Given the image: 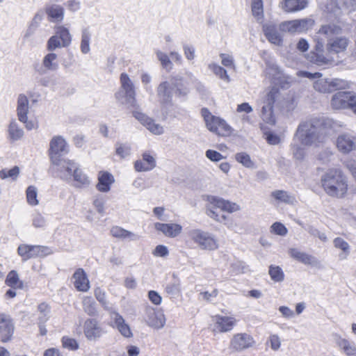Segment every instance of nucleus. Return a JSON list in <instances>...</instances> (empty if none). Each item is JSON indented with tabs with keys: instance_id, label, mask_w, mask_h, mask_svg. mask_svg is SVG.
Segmentation results:
<instances>
[{
	"instance_id": "obj_61",
	"label": "nucleus",
	"mask_w": 356,
	"mask_h": 356,
	"mask_svg": "<svg viewBox=\"0 0 356 356\" xmlns=\"http://www.w3.org/2000/svg\"><path fill=\"white\" fill-rule=\"evenodd\" d=\"M334 245L335 248L341 249L346 254H349L350 246L348 243L341 238H336L334 241Z\"/></svg>"
},
{
	"instance_id": "obj_23",
	"label": "nucleus",
	"mask_w": 356,
	"mask_h": 356,
	"mask_svg": "<svg viewBox=\"0 0 356 356\" xmlns=\"http://www.w3.org/2000/svg\"><path fill=\"white\" fill-rule=\"evenodd\" d=\"M289 254L292 258L305 265H310L316 268L321 267V262L316 257L306 252H301L297 248H291L289 250Z\"/></svg>"
},
{
	"instance_id": "obj_57",
	"label": "nucleus",
	"mask_w": 356,
	"mask_h": 356,
	"mask_svg": "<svg viewBox=\"0 0 356 356\" xmlns=\"http://www.w3.org/2000/svg\"><path fill=\"white\" fill-rule=\"evenodd\" d=\"M270 232L279 236H284L286 235L288 230L282 223L276 222L270 226Z\"/></svg>"
},
{
	"instance_id": "obj_38",
	"label": "nucleus",
	"mask_w": 356,
	"mask_h": 356,
	"mask_svg": "<svg viewBox=\"0 0 356 356\" xmlns=\"http://www.w3.org/2000/svg\"><path fill=\"white\" fill-rule=\"evenodd\" d=\"M271 196L273 197L276 200L285 204H293L296 202L295 196L285 191H275L272 192Z\"/></svg>"
},
{
	"instance_id": "obj_26",
	"label": "nucleus",
	"mask_w": 356,
	"mask_h": 356,
	"mask_svg": "<svg viewBox=\"0 0 356 356\" xmlns=\"http://www.w3.org/2000/svg\"><path fill=\"white\" fill-rule=\"evenodd\" d=\"M98 182L96 188L102 193H108L110 191L111 185L115 182L113 175L107 171H100L97 176Z\"/></svg>"
},
{
	"instance_id": "obj_12",
	"label": "nucleus",
	"mask_w": 356,
	"mask_h": 356,
	"mask_svg": "<svg viewBox=\"0 0 356 356\" xmlns=\"http://www.w3.org/2000/svg\"><path fill=\"white\" fill-rule=\"evenodd\" d=\"M51 163L56 167L58 177L68 182L72 181L74 174L79 168L76 163L70 159H63Z\"/></svg>"
},
{
	"instance_id": "obj_8",
	"label": "nucleus",
	"mask_w": 356,
	"mask_h": 356,
	"mask_svg": "<svg viewBox=\"0 0 356 356\" xmlns=\"http://www.w3.org/2000/svg\"><path fill=\"white\" fill-rule=\"evenodd\" d=\"M330 106L334 110L350 108L356 114V94L350 91L337 92L331 97Z\"/></svg>"
},
{
	"instance_id": "obj_39",
	"label": "nucleus",
	"mask_w": 356,
	"mask_h": 356,
	"mask_svg": "<svg viewBox=\"0 0 356 356\" xmlns=\"http://www.w3.org/2000/svg\"><path fill=\"white\" fill-rule=\"evenodd\" d=\"M67 47L71 44L72 36L67 28L58 26L56 29L55 34Z\"/></svg>"
},
{
	"instance_id": "obj_19",
	"label": "nucleus",
	"mask_w": 356,
	"mask_h": 356,
	"mask_svg": "<svg viewBox=\"0 0 356 356\" xmlns=\"http://www.w3.org/2000/svg\"><path fill=\"white\" fill-rule=\"evenodd\" d=\"M134 117L138 120L144 127L154 135H161L164 133V128L162 125L156 123L153 119L145 114L139 112H133Z\"/></svg>"
},
{
	"instance_id": "obj_40",
	"label": "nucleus",
	"mask_w": 356,
	"mask_h": 356,
	"mask_svg": "<svg viewBox=\"0 0 356 356\" xmlns=\"http://www.w3.org/2000/svg\"><path fill=\"white\" fill-rule=\"evenodd\" d=\"M307 0H284V9L286 12H296L304 9Z\"/></svg>"
},
{
	"instance_id": "obj_6",
	"label": "nucleus",
	"mask_w": 356,
	"mask_h": 356,
	"mask_svg": "<svg viewBox=\"0 0 356 356\" xmlns=\"http://www.w3.org/2000/svg\"><path fill=\"white\" fill-rule=\"evenodd\" d=\"M120 88L115 93L116 99L122 104L134 106L136 104L135 86L126 73H122L120 77Z\"/></svg>"
},
{
	"instance_id": "obj_37",
	"label": "nucleus",
	"mask_w": 356,
	"mask_h": 356,
	"mask_svg": "<svg viewBox=\"0 0 356 356\" xmlns=\"http://www.w3.org/2000/svg\"><path fill=\"white\" fill-rule=\"evenodd\" d=\"M5 283L14 289H23L24 286V282L19 279L18 273L14 270L8 273Z\"/></svg>"
},
{
	"instance_id": "obj_43",
	"label": "nucleus",
	"mask_w": 356,
	"mask_h": 356,
	"mask_svg": "<svg viewBox=\"0 0 356 356\" xmlns=\"http://www.w3.org/2000/svg\"><path fill=\"white\" fill-rule=\"evenodd\" d=\"M235 159L245 168L254 169L257 167L255 162L251 159L250 156L246 152L236 153L235 154Z\"/></svg>"
},
{
	"instance_id": "obj_2",
	"label": "nucleus",
	"mask_w": 356,
	"mask_h": 356,
	"mask_svg": "<svg viewBox=\"0 0 356 356\" xmlns=\"http://www.w3.org/2000/svg\"><path fill=\"white\" fill-rule=\"evenodd\" d=\"M298 77H306L312 82L314 90L321 94L331 93L334 90L350 88V83L343 79H328L323 76L322 73H312L307 71H298Z\"/></svg>"
},
{
	"instance_id": "obj_27",
	"label": "nucleus",
	"mask_w": 356,
	"mask_h": 356,
	"mask_svg": "<svg viewBox=\"0 0 356 356\" xmlns=\"http://www.w3.org/2000/svg\"><path fill=\"white\" fill-rule=\"evenodd\" d=\"M48 19L52 22H61L64 19L65 9L59 4H48L44 8Z\"/></svg>"
},
{
	"instance_id": "obj_11",
	"label": "nucleus",
	"mask_w": 356,
	"mask_h": 356,
	"mask_svg": "<svg viewBox=\"0 0 356 356\" xmlns=\"http://www.w3.org/2000/svg\"><path fill=\"white\" fill-rule=\"evenodd\" d=\"M266 73L276 85L280 86L282 88H288L291 79L286 75L277 64L273 60L266 62Z\"/></svg>"
},
{
	"instance_id": "obj_14",
	"label": "nucleus",
	"mask_w": 356,
	"mask_h": 356,
	"mask_svg": "<svg viewBox=\"0 0 356 356\" xmlns=\"http://www.w3.org/2000/svg\"><path fill=\"white\" fill-rule=\"evenodd\" d=\"M69 152V145L61 136H54L49 142V154L51 162L60 159V156Z\"/></svg>"
},
{
	"instance_id": "obj_13",
	"label": "nucleus",
	"mask_w": 356,
	"mask_h": 356,
	"mask_svg": "<svg viewBox=\"0 0 356 356\" xmlns=\"http://www.w3.org/2000/svg\"><path fill=\"white\" fill-rule=\"evenodd\" d=\"M143 318L148 326L157 330L163 328L166 322L163 311L151 306L146 307Z\"/></svg>"
},
{
	"instance_id": "obj_50",
	"label": "nucleus",
	"mask_w": 356,
	"mask_h": 356,
	"mask_svg": "<svg viewBox=\"0 0 356 356\" xmlns=\"http://www.w3.org/2000/svg\"><path fill=\"white\" fill-rule=\"evenodd\" d=\"M19 172L18 166H14L10 170L4 168L0 170V178L1 179L11 178L13 180H16L19 175Z\"/></svg>"
},
{
	"instance_id": "obj_47",
	"label": "nucleus",
	"mask_w": 356,
	"mask_h": 356,
	"mask_svg": "<svg viewBox=\"0 0 356 356\" xmlns=\"http://www.w3.org/2000/svg\"><path fill=\"white\" fill-rule=\"evenodd\" d=\"M314 25V20L311 18L296 19L297 33H302L311 29Z\"/></svg>"
},
{
	"instance_id": "obj_55",
	"label": "nucleus",
	"mask_w": 356,
	"mask_h": 356,
	"mask_svg": "<svg viewBox=\"0 0 356 356\" xmlns=\"http://www.w3.org/2000/svg\"><path fill=\"white\" fill-rule=\"evenodd\" d=\"M38 310L40 313L38 320L40 323H45L49 317L50 309L48 305L45 303H41L38 307Z\"/></svg>"
},
{
	"instance_id": "obj_35",
	"label": "nucleus",
	"mask_w": 356,
	"mask_h": 356,
	"mask_svg": "<svg viewBox=\"0 0 356 356\" xmlns=\"http://www.w3.org/2000/svg\"><path fill=\"white\" fill-rule=\"evenodd\" d=\"M111 234L113 237L121 239H129V241H136L140 238L138 234L126 230L118 226L113 227L111 228Z\"/></svg>"
},
{
	"instance_id": "obj_63",
	"label": "nucleus",
	"mask_w": 356,
	"mask_h": 356,
	"mask_svg": "<svg viewBox=\"0 0 356 356\" xmlns=\"http://www.w3.org/2000/svg\"><path fill=\"white\" fill-rule=\"evenodd\" d=\"M183 51L186 58L188 60H192L195 56V49L192 44H184L183 45Z\"/></svg>"
},
{
	"instance_id": "obj_17",
	"label": "nucleus",
	"mask_w": 356,
	"mask_h": 356,
	"mask_svg": "<svg viewBox=\"0 0 356 356\" xmlns=\"http://www.w3.org/2000/svg\"><path fill=\"white\" fill-rule=\"evenodd\" d=\"M254 344V340L252 336L247 333H237L232 337L229 348L234 351L241 352L252 347Z\"/></svg>"
},
{
	"instance_id": "obj_59",
	"label": "nucleus",
	"mask_w": 356,
	"mask_h": 356,
	"mask_svg": "<svg viewBox=\"0 0 356 356\" xmlns=\"http://www.w3.org/2000/svg\"><path fill=\"white\" fill-rule=\"evenodd\" d=\"M32 225L35 228H43L46 225L45 218L40 213L33 215Z\"/></svg>"
},
{
	"instance_id": "obj_46",
	"label": "nucleus",
	"mask_w": 356,
	"mask_h": 356,
	"mask_svg": "<svg viewBox=\"0 0 356 356\" xmlns=\"http://www.w3.org/2000/svg\"><path fill=\"white\" fill-rule=\"evenodd\" d=\"M252 12L257 21H262L264 17L262 0H252Z\"/></svg>"
},
{
	"instance_id": "obj_54",
	"label": "nucleus",
	"mask_w": 356,
	"mask_h": 356,
	"mask_svg": "<svg viewBox=\"0 0 356 356\" xmlns=\"http://www.w3.org/2000/svg\"><path fill=\"white\" fill-rule=\"evenodd\" d=\"M63 47H67L63 44L62 41L56 35L51 36L47 42V49L50 52Z\"/></svg>"
},
{
	"instance_id": "obj_60",
	"label": "nucleus",
	"mask_w": 356,
	"mask_h": 356,
	"mask_svg": "<svg viewBox=\"0 0 356 356\" xmlns=\"http://www.w3.org/2000/svg\"><path fill=\"white\" fill-rule=\"evenodd\" d=\"M140 80L141 83L144 86L145 90L147 92L152 90L151 82H152V76L150 74L146 72H143L140 74Z\"/></svg>"
},
{
	"instance_id": "obj_18",
	"label": "nucleus",
	"mask_w": 356,
	"mask_h": 356,
	"mask_svg": "<svg viewBox=\"0 0 356 356\" xmlns=\"http://www.w3.org/2000/svg\"><path fill=\"white\" fill-rule=\"evenodd\" d=\"M173 87L172 79L170 81H163L156 88V95L161 106L170 104L172 99Z\"/></svg>"
},
{
	"instance_id": "obj_41",
	"label": "nucleus",
	"mask_w": 356,
	"mask_h": 356,
	"mask_svg": "<svg viewBox=\"0 0 356 356\" xmlns=\"http://www.w3.org/2000/svg\"><path fill=\"white\" fill-rule=\"evenodd\" d=\"M91 37L92 34L88 28H84L81 30L80 49L84 54L89 53L90 51Z\"/></svg>"
},
{
	"instance_id": "obj_53",
	"label": "nucleus",
	"mask_w": 356,
	"mask_h": 356,
	"mask_svg": "<svg viewBox=\"0 0 356 356\" xmlns=\"http://www.w3.org/2000/svg\"><path fill=\"white\" fill-rule=\"evenodd\" d=\"M115 152L118 156L122 159H124L131 154V147L129 143H117Z\"/></svg>"
},
{
	"instance_id": "obj_28",
	"label": "nucleus",
	"mask_w": 356,
	"mask_h": 356,
	"mask_svg": "<svg viewBox=\"0 0 356 356\" xmlns=\"http://www.w3.org/2000/svg\"><path fill=\"white\" fill-rule=\"evenodd\" d=\"M154 228L161 232L165 236L175 238L177 237L182 231V227L179 224L175 223H161L156 222Z\"/></svg>"
},
{
	"instance_id": "obj_24",
	"label": "nucleus",
	"mask_w": 356,
	"mask_h": 356,
	"mask_svg": "<svg viewBox=\"0 0 356 356\" xmlns=\"http://www.w3.org/2000/svg\"><path fill=\"white\" fill-rule=\"evenodd\" d=\"M7 139L10 143L21 140L24 137V129L19 125L15 119H12L7 127Z\"/></svg>"
},
{
	"instance_id": "obj_56",
	"label": "nucleus",
	"mask_w": 356,
	"mask_h": 356,
	"mask_svg": "<svg viewBox=\"0 0 356 356\" xmlns=\"http://www.w3.org/2000/svg\"><path fill=\"white\" fill-rule=\"evenodd\" d=\"M279 29L281 31L290 33H297L296 19L282 22L279 26Z\"/></svg>"
},
{
	"instance_id": "obj_51",
	"label": "nucleus",
	"mask_w": 356,
	"mask_h": 356,
	"mask_svg": "<svg viewBox=\"0 0 356 356\" xmlns=\"http://www.w3.org/2000/svg\"><path fill=\"white\" fill-rule=\"evenodd\" d=\"M268 273L272 280L276 282H280L284 280V275L282 268L279 266H270Z\"/></svg>"
},
{
	"instance_id": "obj_9",
	"label": "nucleus",
	"mask_w": 356,
	"mask_h": 356,
	"mask_svg": "<svg viewBox=\"0 0 356 356\" xmlns=\"http://www.w3.org/2000/svg\"><path fill=\"white\" fill-rule=\"evenodd\" d=\"M202 115L206 124L207 128L211 132L219 136H225L231 132V127L226 122L219 117L214 116L206 108L202 109Z\"/></svg>"
},
{
	"instance_id": "obj_58",
	"label": "nucleus",
	"mask_w": 356,
	"mask_h": 356,
	"mask_svg": "<svg viewBox=\"0 0 356 356\" xmlns=\"http://www.w3.org/2000/svg\"><path fill=\"white\" fill-rule=\"evenodd\" d=\"M298 141L293 140L292 144V152L294 157L298 160H301L305 155V149L302 147V145L296 143Z\"/></svg>"
},
{
	"instance_id": "obj_52",
	"label": "nucleus",
	"mask_w": 356,
	"mask_h": 356,
	"mask_svg": "<svg viewBox=\"0 0 356 356\" xmlns=\"http://www.w3.org/2000/svg\"><path fill=\"white\" fill-rule=\"evenodd\" d=\"M231 271L232 275H238L246 273L250 271V269L245 262L236 261L231 264Z\"/></svg>"
},
{
	"instance_id": "obj_29",
	"label": "nucleus",
	"mask_w": 356,
	"mask_h": 356,
	"mask_svg": "<svg viewBox=\"0 0 356 356\" xmlns=\"http://www.w3.org/2000/svg\"><path fill=\"white\" fill-rule=\"evenodd\" d=\"M142 160H137L134 163V168L137 172H147L156 167V161L153 156L148 152H144Z\"/></svg>"
},
{
	"instance_id": "obj_30",
	"label": "nucleus",
	"mask_w": 356,
	"mask_h": 356,
	"mask_svg": "<svg viewBox=\"0 0 356 356\" xmlns=\"http://www.w3.org/2000/svg\"><path fill=\"white\" fill-rule=\"evenodd\" d=\"M59 67L58 61V55L54 52H49L42 58V69L39 70L40 73H43L44 71L54 72Z\"/></svg>"
},
{
	"instance_id": "obj_42",
	"label": "nucleus",
	"mask_w": 356,
	"mask_h": 356,
	"mask_svg": "<svg viewBox=\"0 0 356 356\" xmlns=\"http://www.w3.org/2000/svg\"><path fill=\"white\" fill-rule=\"evenodd\" d=\"M172 84L177 96L185 97L188 95L189 90L188 88L183 84V78L179 76L172 78Z\"/></svg>"
},
{
	"instance_id": "obj_3",
	"label": "nucleus",
	"mask_w": 356,
	"mask_h": 356,
	"mask_svg": "<svg viewBox=\"0 0 356 356\" xmlns=\"http://www.w3.org/2000/svg\"><path fill=\"white\" fill-rule=\"evenodd\" d=\"M321 184L325 193L332 197H341L348 191L346 177L339 168H330L321 177Z\"/></svg>"
},
{
	"instance_id": "obj_20",
	"label": "nucleus",
	"mask_w": 356,
	"mask_h": 356,
	"mask_svg": "<svg viewBox=\"0 0 356 356\" xmlns=\"http://www.w3.org/2000/svg\"><path fill=\"white\" fill-rule=\"evenodd\" d=\"M83 333L88 340L96 341L103 335L104 330L96 319L88 318L84 323Z\"/></svg>"
},
{
	"instance_id": "obj_7",
	"label": "nucleus",
	"mask_w": 356,
	"mask_h": 356,
	"mask_svg": "<svg viewBox=\"0 0 356 356\" xmlns=\"http://www.w3.org/2000/svg\"><path fill=\"white\" fill-rule=\"evenodd\" d=\"M190 238L202 250L213 251L219 248V243L215 235L200 229L189 231Z\"/></svg>"
},
{
	"instance_id": "obj_36",
	"label": "nucleus",
	"mask_w": 356,
	"mask_h": 356,
	"mask_svg": "<svg viewBox=\"0 0 356 356\" xmlns=\"http://www.w3.org/2000/svg\"><path fill=\"white\" fill-rule=\"evenodd\" d=\"M337 344L346 356H356V345L346 339L339 337Z\"/></svg>"
},
{
	"instance_id": "obj_22",
	"label": "nucleus",
	"mask_w": 356,
	"mask_h": 356,
	"mask_svg": "<svg viewBox=\"0 0 356 356\" xmlns=\"http://www.w3.org/2000/svg\"><path fill=\"white\" fill-rule=\"evenodd\" d=\"M14 332L13 319L8 314L0 313V338L3 342L8 341Z\"/></svg>"
},
{
	"instance_id": "obj_62",
	"label": "nucleus",
	"mask_w": 356,
	"mask_h": 356,
	"mask_svg": "<svg viewBox=\"0 0 356 356\" xmlns=\"http://www.w3.org/2000/svg\"><path fill=\"white\" fill-rule=\"evenodd\" d=\"M221 63L226 67L235 69L234 60L233 56L227 54H220Z\"/></svg>"
},
{
	"instance_id": "obj_64",
	"label": "nucleus",
	"mask_w": 356,
	"mask_h": 356,
	"mask_svg": "<svg viewBox=\"0 0 356 356\" xmlns=\"http://www.w3.org/2000/svg\"><path fill=\"white\" fill-rule=\"evenodd\" d=\"M333 155V151L331 149L327 148L319 154L318 159L323 163H327L331 161Z\"/></svg>"
},
{
	"instance_id": "obj_31",
	"label": "nucleus",
	"mask_w": 356,
	"mask_h": 356,
	"mask_svg": "<svg viewBox=\"0 0 356 356\" xmlns=\"http://www.w3.org/2000/svg\"><path fill=\"white\" fill-rule=\"evenodd\" d=\"M73 279L74 286L78 291L83 292L88 291L90 282L83 269H77L73 275Z\"/></svg>"
},
{
	"instance_id": "obj_49",
	"label": "nucleus",
	"mask_w": 356,
	"mask_h": 356,
	"mask_svg": "<svg viewBox=\"0 0 356 356\" xmlns=\"http://www.w3.org/2000/svg\"><path fill=\"white\" fill-rule=\"evenodd\" d=\"M157 59L160 61L163 68L167 71H170L172 69L173 65L169 56L164 52L157 50L156 51Z\"/></svg>"
},
{
	"instance_id": "obj_25",
	"label": "nucleus",
	"mask_w": 356,
	"mask_h": 356,
	"mask_svg": "<svg viewBox=\"0 0 356 356\" xmlns=\"http://www.w3.org/2000/svg\"><path fill=\"white\" fill-rule=\"evenodd\" d=\"M263 31L267 40L272 44L280 46L282 43V38L278 32L277 26L273 22L263 25Z\"/></svg>"
},
{
	"instance_id": "obj_21",
	"label": "nucleus",
	"mask_w": 356,
	"mask_h": 356,
	"mask_svg": "<svg viewBox=\"0 0 356 356\" xmlns=\"http://www.w3.org/2000/svg\"><path fill=\"white\" fill-rule=\"evenodd\" d=\"M338 150L343 154H348L356 149V138L350 134H340L336 140Z\"/></svg>"
},
{
	"instance_id": "obj_44",
	"label": "nucleus",
	"mask_w": 356,
	"mask_h": 356,
	"mask_svg": "<svg viewBox=\"0 0 356 356\" xmlns=\"http://www.w3.org/2000/svg\"><path fill=\"white\" fill-rule=\"evenodd\" d=\"M83 309L84 312L90 316L97 315V309L95 307V302L92 298L90 296H85L82 300Z\"/></svg>"
},
{
	"instance_id": "obj_45",
	"label": "nucleus",
	"mask_w": 356,
	"mask_h": 356,
	"mask_svg": "<svg viewBox=\"0 0 356 356\" xmlns=\"http://www.w3.org/2000/svg\"><path fill=\"white\" fill-rule=\"evenodd\" d=\"M209 69L221 80H223L227 83L230 81V77L227 74V70L218 64L214 63H210L209 65Z\"/></svg>"
},
{
	"instance_id": "obj_34",
	"label": "nucleus",
	"mask_w": 356,
	"mask_h": 356,
	"mask_svg": "<svg viewBox=\"0 0 356 356\" xmlns=\"http://www.w3.org/2000/svg\"><path fill=\"white\" fill-rule=\"evenodd\" d=\"M74 186L76 188H84L88 187L91 181L90 177L79 167L72 177Z\"/></svg>"
},
{
	"instance_id": "obj_48",
	"label": "nucleus",
	"mask_w": 356,
	"mask_h": 356,
	"mask_svg": "<svg viewBox=\"0 0 356 356\" xmlns=\"http://www.w3.org/2000/svg\"><path fill=\"white\" fill-rule=\"evenodd\" d=\"M26 200L31 206H36L39 204L38 200V190L34 186H29L26 191Z\"/></svg>"
},
{
	"instance_id": "obj_5",
	"label": "nucleus",
	"mask_w": 356,
	"mask_h": 356,
	"mask_svg": "<svg viewBox=\"0 0 356 356\" xmlns=\"http://www.w3.org/2000/svg\"><path fill=\"white\" fill-rule=\"evenodd\" d=\"M208 201L209 206L207 209V214L217 222H223L226 219V216L218 213L215 209H220L221 211L228 213L236 212L241 209V207L238 204L219 197H209Z\"/></svg>"
},
{
	"instance_id": "obj_4",
	"label": "nucleus",
	"mask_w": 356,
	"mask_h": 356,
	"mask_svg": "<svg viewBox=\"0 0 356 356\" xmlns=\"http://www.w3.org/2000/svg\"><path fill=\"white\" fill-rule=\"evenodd\" d=\"M325 139V136L321 128L311 121L300 123L294 137V140L303 146H316L323 143Z\"/></svg>"
},
{
	"instance_id": "obj_15",
	"label": "nucleus",
	"mask_w": 356,
	"mask_h": 356,
	"mask_svg": "<svg viewBox=\"0 0 356 356\" xmlns=\"http://www.w3.org/2000/svg\"><path fill=\"white\" fill-rule=\"evenodd\" d=\"M49 252V248L42 245L21 244L17 248V254L22 258L23 261L38 257H44L48 254Z\"/></svg>"
},
{
	"instance_id": "obj_1",
	"label": "nucleus",
	"mask_w": 356,
	"mask_h": 356,
	"mask_svg": "<svg viewBox=\"0 0 356 356\" xmlns=\"http://www.w3.org/2000/svg\"><path fill=\"white\" fill-rule=\"evenodd\" d=\"M341 29L335 24H325L321 26L314 35L316 42L314 49L310 53L309 60L318 65H332L335 62L334 56L339 57L346 51L349 40L344 36H339Z\"/></svg>"
},
{
	"instance_id": "obj_10",
	"label": "nucleus",
	"mask_w": 356,
	"mask_h": 356,
	"mask_svg": "<svg viewBox=\"0 0 356 356\" xmlns=\"http://www.w3.org/2000/svg\"><path fill=\"white\" fill-rule=\"evenodd\" d=\"M279 96L280 92L278 89L276 87H273L264 99L261 118L268 124H274L275 123V117L273 113V104L278 99Z\"/></svg>"
},
{
	"instance_id": "obj_16",
	"label": "nucleus",
	"mask_w": 356,
	"mask_h": 356,
	"mask_svg": "<svg viewBox=\"0 0 356 356\" xmlns=\"http://www.w3.org/2000/svg\"><path fill=\"white\" fill-rule=\"evenodd\" d=\"M213 332L223 333L230 332L236 325V319L232 316L215 315L212 316Z\"/></svg>"
},
{
	"instance_id": "obj_33",
	"label": "nucleus",
	"mask_w": 356,
	"mask_h": 356,
	"mask_svg": "<svg viewBox=\"0 0 356 356\" xmlns=\"http://www.w3.org/2000/svg\"><path fill=\"white\" fill-rule=\"evenodd\" d=\"M17 115L19 120H24L29 111V101L24 94L19 95L17 97Z\"/></svg>"
},
{
	"instance_id": "obj_32",
	"label": "nucleus",
	"mask_w": 356,
	"mask_h": 356,
	"mask_svg": "<svg viewBox=\"0 0 356 356\" xmlns=\"http://www.w3.org/2000/svg\"><path fill=\"white\" fill-rule=\"evenodd\" d=\"M320 126L325 136L330 131L333 132L339 131L343 129L346 125L341 121L332 118H325L322 120Z\"/></svg>"
}]
</instances>
